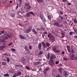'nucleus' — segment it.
Instances as JSON below:
<instances>
[{
	"mask_svg": "<svg viewBox=\"0 0 77 77\" xmlns=\"http://www.w3.org/2000/svg\"><path fill=\"white\" fill-rule=\"evenodd\" d=\"M48 19H49V20L51 19V17H50V16H48Z\"/></svg>",
	"mask_w": 77,
	"mask_h": 77,
	"instance_id": "51",
	"label": "nucleus"
},
{
	"mask_svg": "<svg viewBox=\"0 0 77 77\" xmlns=\"http://www.w3.org/2000/svg\"><path fill=\"white\" fill-rule=\"evenodd\" d=\"M56 77H62V76L60 75H58Z\"/></svg>",
	"mask_w": 77,
	"mask_h": 77,
	"instance_id": "46",
	"label": "nucleus"
},
{
	"mask_svg": "<svg viewBox=\"0 0 77 77\" xmlns=\"http://www.w3.org/2000/svg\"><path fill=\"white\" fill-rule=\"evenodd\" d=\"M11 16L12 17H15V14H12L11 15Z\"/></svg>",
	"mask_w": 77,
	"mask_h": 77,
	"instance_id": "42",
	"label": "nucleus"
},
{
	"mask_svg": "<svg viewBox=\"0 0 77 77\" xmlns=\"http://www.w3.org/2000/svg\"><path fill=\"white\" fill-rule=\"evenodd\" d=\"M60 51L59 50H57L55 52L56 53H60Z\"/></svg>",
	"mask_w": 77,
	"mask_h": 77,
	"instance_id": "39",
	"label": "nucleus"
},
{
	"mask_svg": "<svg viewBox=\"0 0 77 77\" xmlns=\"http://www.w3.org/2000/svg\"><path fill=\"white\" fill-rule=\"evenodd\" d=\"M11 50H12V51H15V49L14 48H11Z\"/></svg>",
	"mask_w": 77,
	"mask_h": 77,
	"instance_id": "50",
	"label": "nucleus"
},
{
	"mask_svg": "<svg viewBox=\"0 0 77 77\" xmlns=\"http://www.w3.org/2000/svg\"><path fill=\"white\" fill-rule=\"evenodd\" d=\"M7 60L8 63H9V62H10V59L9 58L7 57Z\"/></svg>",
	"mask_w": 77,
	"mask_h": 77,
	"instance_id": "31",
	"label": "nucleus"
},
{
	"mask_svg": "<svg viewBox=\"0 0 77 77\" xmlns=\"http://www.w3.org/2000/svg\"><path fill=\"white\" fill-rule=\"evenodd\" d=\"M63 27V24H62L61 25H60V27Z\"/></svg>",
	"mask_w": 77,
	"mask_h": 77,
	"instance_id": "55",
	"label": "nucleus"
},
{
	"mask_svg": "<svg viewBox=\"0 0 77 77\" xmlns=\"http://www.w3.org/2000/svg\"><path fill=\"white\" fill-rule=\"evenodd\" d=\"M32 32L35 35H37V34H38V32H36V31L34 29H32Z\"/></svg>",
	"mask_w": 77,
	"mask_h": 77,
	"instance_id": "12",
	"label": "nucleus"
},
{
	"mask_svg": "<svg viewBox=\"0 0 77 77\" xmlns=\"http://www.w3.org/2000/svg\"><path fill=\"white\" fill-rule=\"evenodd\" d=\"M35 61L36 62L34 63V65H39V64H40V63H41V62L40 61H38L36 60Z\"/></svg>",
	"mask_w": 77,
	"mask_h": 77,
	"instance_id": "6",
	"label": "nucleus"
},
{
	"mask_svg": "<svg viewBox=\"0 0 77 77\" xmlns=\"http://www.w3.org/2000/svg\"><path fill=\"white\" fill-rule=\"evenodd\" d=\"M63 74L66 77H68V72L66 71H64L63 72Z\"/></svg>",
	"mask_w": 77,
	"mask_h": 77,
	"instance_id": "10",
	"label": "nucleus"
},
{
	"mask_svg": "<svg viewBox=\"0 0 77 77\" xmlns=\"http://www.w3.org/2000/svg\"><path fill=\"white\" fill-rule=\"evenodd\" d=\"M37 1L40 3H42L43 2V1L42 0H37Z\"/></svg>",
	"mask_w": 77,
	"mask_h": 77,
	"instance_id": "34",
	"label": "nucleus"
},
{
	"mask_svg": "<svg viewBox=\"0 0 77 77\" xmlns=\"http://www.w3.org/2000/svg\"><path fill=\"white\" fill-rule=\"evenodd\" d=\"M25 6L27 7V9H28V10H29V9H30V8H31L30 5H29V4H28V3H26L25 4Z\"/></svg>",
	"mask_w": 77,
	"mask_h": 77,
	"instance_id": "4",
	"label": "nucleus"
},
{
	"mask_svg": "<svg viewBox=\"0 0 77 77\" xmlns=\"http://www.w3.org/2000/svg\"><path fill=\"white\" fill-rule=\"evenodd\" d=\"M46 45L47 46V47H50V44L48 42H46Z\"/></svg>",
	"mask_w": 77,
	"mask_h": 77,
	"instance_id": "29",
	"label": "nucleus"
},
{
	"mask_svg": "<svg viewBox=\"0 0 77 77\" xmlns=\"http://www.w3.org/2000/svg\"><path fill=\"white\" fill-rule=\"evenodd\" d=\"M38 47L40 50H41V48H42V44H41V43H40L38 44Z\"/></svg>",
	"mask_w": 77,
	"mask_h": 77,
	"instance_id": "9",
	"label": "nucleus"
},
{
	"mask_svg": "<svg viewBox=\"0 0 77 77\" xmlns=\"http://www.w3.org/2000/svg\"><path fill=\"white\" fill-rule=\"evenodd\" d=\"M44 69L46 71H48L50 69V68L48 67H47Z\"/></svg>",
	"mask_w": 77,
	"mask_h": 77,
	"instance_id": "27",
	"label": "nucleus"
},
{
	"mask_svg": "<svg viewBox=\"0 0 77 77\" xmlns=\"http://www.w3.org/2000/svg\"><path fill=\"white\" fill-rule=\"evenodd\" d=\"M30 14L32 15L33 16H35V14L32 11H31L28 13L26 14V17H30Z\"/></svg>",
	"mask_w": 77,
	"mask_h": 77,
	"instance_id": "2",
	"label": "nucleus"
},
{
	"mask_svg": "<svg viewBox=\"0 0 77 77\" xmlns=\"http://www.w3.org/2000/svg\"><path fill=\"white\" fill-rule=\"evenodd\" d=\"M63 59L64 60H68V59L65 57Z\"/></svg>",
	"mask_w": 77,
	"mask_h": 77,
	"instance_id": "54",
	"label": "nucleus"
},
{
	"mask_svg": "<svg viewBox=\"0 0 77 77\" xmlns=\"http://www.w3.org/2000/svg\"><path fill=\"white\" fill-rule=\"evenodd\" d=\"M4 77H9V74L8 73H6L4 75Z\"/></svg>",
	"mask_w": 77,
	"mask_h": 77,
	"instance_id": "28",
	"label": "nucleus"
},
{
	"mask_svg": "<svg viewBox=\"0 0 77 77\" xmlns=\"http://www.w3.org/2000/svg\"><path fill=\"white\" fill-rule=\"evenodd\" d=\"M8 72H10V73H11L12 72V71L11 70H8Z\"/></svg>",
	"mask_w": 77,
	"mask_h": 77,
	"instance_id": "63",
	"label": "nucleus"
},
{
	"mask_svg": "<svg viewBox=\"0 0 77 77\" xmlns=\"http://www.w3.org/2000/svg\"><path fill=\"white\" fill-rule=\"evenodd\" d=\"M68 50L69 53H71V50L70 49H68Z\"/></svg>",
	"mask_w": 77,
	"mask_h": 77,
	"instance_id": "48",
	"label": "nucleus"
},
{
	"mask_svg": "<svg viewBox=\"0 0 77 77\" xmlns=\"http://www.w3.org/2000/svg\"><path fill=\"white\" fill-rule=\"evenodd\" d=\"M42 60L41 58L39 59V57H38V59L36 60H38V61H41Z\"/></svg>",
	"mask_w": 77,
	"mask_h": 77,
	"instance_id": "33",
	"label": "nucleus"
},
{
	"mask_svg": "<svg viewBox=\"0 0 77 77\" xmlns=\"http://www.w3.org/2000/svg\"><path fill=\"white\" fill-rule=\"evenodd\" d=\"M53 25L57 26V27H60V24L58 22H55L54 23Z\"/></svg>",
	"mask_w": 77,
	"mask_h": 77,
	"instance_id": "5",
	"label": "nucleus"
},
{
	"mask_svg": "<svg viewBox=\"0 0 77 77\" xmlns=\"http://www.w3.org/2000/svg\"><path fill=\"white\" fill-rule=\"evenodd\" d=\"M47 71H46L45 69H44L43 72H44V74L45 75H46V74H47V72H46Z\"/></svg>",
	"mask_w": 77,
	"mask_h": 77,
	"instance_id": "36",
	"label": "nucleus"
},
{
	"mask_svg": "<svg viewBox=\"0 0 77 77\" xmlns=\"http://www.w3.org/2000/svg\"><path fill=\"white\" fill-rule=\"evenodd\" d=\"M29 49H30V50H31V49H32V46H31V45H30L29 47Z\"/></svg>",
	"mask_w": 77,
	"mask_h": 77,
	"instance_id": "49",
	"label": "nucleus"
},
{
	"mask_svg": "<svg viewBox=\"0 0 77 77\" xmlns=\"http://www.w3.org/2000/svg\"><path fill=\"white\" fill-rule=\"evenodd\" d=\"M74 32H75V33H76V34H77V30H76L74 29Z\"/></svg>",
	"mask_w": 77,
	"mask_h": 77,
	"instance_id": "59",
	"label": "nucleus"
},
{
	"mask_svg": "<svg viewBox=\"0 0 77 77\" xmlns=\"http://www.w3.org/2000/svg\"><path fill=\"white\" fill-rule=\"evenodd\" d=\"M21 61L22 62V63H23V64L24 65H26V59L24 57H22L21 59Z\"/></svg>",
	"mask_w": 77,
	"mask_h": 77,
	"instance_id": "7",
	"label": "nucleus"
},
{
	"mask_svg": "<svg viewBox=\"0 0 77 77\" xmlns=\"http://www.w3.org/2000/svg\"><path fill=\"white\" fill-rule=\"evenodd\" d=\"M19 37H20L21 39H26V37L23 35H19Z\"/></svg>",
	"mask_w": 77,
	"mask_h": 77,
	"instance_id": "13",
	"label": "nucleus"
},
{
	"mask_svg": "<svg viewBox=\"0 0 77 77\" xmlns=\"http://www.w3.org/2000/svg\"><path fill=\"white\" fill-rule=\"evenodd\" d=\"M19 67H23V65H19Z\"/></svg>",
	"mask_w": 77,
	"mask_h": 77,
	"instance_id": "64",
	"label": "nucleus"
},
{
	"mask_svg": "<svg viewBox=\"0 0 77 77\" xmlns=\"http://www.w3.org/2000/svg\"><path fill=\"white\" fill-rule=\"evenodd\" d=\"M74 59L75 60H77V57H74V59Z\"/></svg>",
	"mask_w": 77,
	"mask_h": 77,
	"instance_id": "52",
	"label": "nucleus"
},
{
	"mask_svg": "<svg viewBox=\"0 0 77 77\" xmlns=\"http://www.w3.org/2000/svg\"><path fill=\"white\" fill-rule=\"evenodd\" d=\"M53 51H54V52H56V47H55L53 49Z\"/></svg>",
	"mask_w": 77,
	"mask_h": 77,
	"instance_id": "37",
	"label": "nucleus"
},
{
	"mask_svg": "<svg viewBox=\"0 0 77 77\" xmlns=\"http://www.w3.org/2000/svg\"><path fill=\"white\" fill-rule=\"evenodd\" d=\"M58 63H59V62H57V61H56L55 63V64H58Z\"/></svg>",
	"mask_w": 77,
	"mask_h": 77,
	"instance_id": "62",
	"label": "nucleus"
},
{
	"mask_svg": "<svg viewBox=\"0 0 77 77\" xmlns=\"http://www.w3.org/2000/svg\"><path fill=\"white\" fill-rule=\"evenodd\" d=\"M1 33H1V35H2V34H4V33H5V31L4 30L1 31H0Z\"/></svg>",
	"mask_w": 77,
	"mask_h": 77,
	"instance_id": "30",
	"label": "nucleus"
},
{
	"mask_svg": "<svg viewBox=\"0 0 77 77\" xmlns=\"http://www.w3.org/2000/svg\"><path fill=\"white\" fill-rule=\"evenodd\" d=\"M75 34V33L74 32H70L69 33V35H74Z\"/></svg>",
	"mask_w": 77,
	"mask_h": 77,
	"instance_id": "22",
	"label": "nucleus"
},
{
	"mask_svg": "<svg viewBox=\"0 0 77 77\" xmlns=\"http://www.w3.org/2000/svg\"><path fill=\"white\" fill-rule=\"evenodd\" d=\"M67 48L68 50H69V49H70V47H69V46L67 45Z\"/></svg>",
	"mask_w": 77,
	"mask_h": 77,
	"instance_id": "44",
	"label": "nucleus"
},
{
	"mask_svg": "<svg viewBox=\"0 0 77 77\" xmlns=\"http://www.w3.org/2000/svg\"><path fill=\"white\" fill-rule=\"evenodd\" d=\"M60 18L61 20H63V17H62L61 16H60Z\"/></svg>",
	"mask_w": 77,
	"mask_h": 77,
	"instance_id": "61",
	"label": "nucleus"
},
{
	"mask_svg": "<svg viewBox=\"0 0 77 77\" xmlns=\"http://www.w3.org/2000/svg\"><path fill=\"white\" fill-rule=\"evenodd\" d=\"M48 37L49 38L50 41H52V42H54L55 41V37L51 33H49L48 34Z\"/></svg>",
	"mask_w": 77,
	"mask_h": 77,
	"instance_id": "1",
	"label": "nucleus"
},
{
	"mask_svg": "<svg viewBox=\"0 0 77 77\" xmlns=\"http://www.w3.org/2000/svg\"><path fill=\"white\" fill-rule=\"evenodd\" d=\"M41 20H44V15L42 14H40V17Z\"/></svg>",
	"mask_w": 77,
	"mask_h": 77,
	"instance_id": "14",
	"label": "nucleus"
},
{
	"mask_svg": "<svg viewBox=\"0 0 77 77\" xmlns=\"http://www.w3.org/2000/svg\"><path fill=\"white\" fill-rule=\"evenodd\" d=\"M6 34H7V36L9 37V38H12V34H8L7 33H6Z\"/></svg>",
	"mask_w": 77,
	"mask_h": 77,
	"instance_id": "17",
	"label": "nucleus"
},
{
	"mask_svg": "<svg viewBox=\"0 0 77 77\" xmlns=\"http://www.w3.org/2000/svg\"><path fill=\"white\" fill-rule=\"evenodd\" d=\"M4 39H5H5H8V37H5V38H4Z\"/></svg>",
	"mask_w": 77,
	"mask_h": 77,
	"instance_id": "58",
	"label": "nucleus"
},
{
	"mask_svg": "<svg viewBox=\"0 0 77 77\" xmlns=\"http://www.w3.org/2000/svg\"><path fill=\"white\" fill-rule=\"evenodd\" d=\"M50 53H48L47 58L48 60H50Z\"/></svg>",
	"mask_w": 77,
	"mask_h": 77,
	"instance_id": "19",
	"label": "nucleus"
},
{
	"mask_svg": "<svg viewBox=\"0 0 77 77\" xmlns=\"http://www.w3.org/2000/svg\"><path fill=\"white\" fill-rule=\"evenodd\" d=\"M32 30V29H27V30L26 31V33H29L30 31Z\"/></svg>",
	"mask_w": 77,
	"mask_h": 77,
	"instance_id": "18",
	"label": "nucleus"
},
{
	"mask_svg": "<svg viewBox=\"0 0 77 77\" xmlns=\"http://www.w3.org/2000/svg\"><path fill=\"white\" fill-rule=\"evenodd\" d=\"M56 57L55 55H52L50 57V60H53V59H56Z\"/></svg>",
	"mask_w": 77,
	"mask_h": 77,
	"instance_id": "8",
	"label": "nucleus"
},
{
	"mask_svg": "<svg viewBox=\"0 0 77 77\" xmlns=\"http://www.w3.org/2000/svg\"><path fill=\"white\" fill-rule=\"evenodd\" d=\"M61 34L62 35V37H61V38H64V37H65V34L64 33L61 32Z\"/></svg>",
	"mask_w": 77,
	"mask_h": 77,
	"instance_id": "25",
	"label": "nucleus"
},
{
	"mask_svg": "<svg viewBox=\"0 0 77 77\" xmlns=\"http://www.w3.org/2000/svg\"><path fill=\"white\" fill-rule=\"evenodd\" d=\"M74 21L75 23H77V21L76 19H75L74 20Z\"/></svg>",
	"mask_w": 77,
	"mask_h": 77,
	"instance_id": "43",
	"label": "nucleus"
},
{
	"mask_svg": "<svg viewBox=\"0 0 77 77\" xmlns=\"http://www.w3.org/2000/svg\"><path fill=\"white\" fill-rule=\"evenodd\" d=\"M62 54H65V52L64 51H63L62 52Z\"/></svg>",
	"mask_w": 77,
	"mask_h": 77,
	"instance_id": "60",
	"label": "nucleus"
},
{
	"mask_svg": "<svg viewBox=\"0 0 77 77\" xmlns=\"http://www.w3.org/2000/svg\"><path fill=\"white\" fill-rule=\"evenodd\" d=\"M50 62H49V65H50L51 66H53L54 65V60H49Z\"/></svg>",
	"mask_w": 77,
	"mask_h": 77,
	"instance_id": "3",
	"label": "nucleus"
},
{
	"mask_svg": "<svg viewBox=\"0 0 77 77\" xmlns=\"http://www.w3.org/2000/svg\"><path fill=\"white\" fill-rule=\"evenodd\" d=\"M26 69H28V70H30V68L29 67V66H26Z\"/></svg>",
	"mask_w": 77,
	"mask_h": 77,
	"instance_id": "32",
	"label": "nucleus"
},
{
	"mask_svg": "<svg viewBox=\"0 0 77 77\" xmlns=\"http://www.w3.org/2000/svg\"><path fill=\"white\" fill-rule=\"evenodd\" d=\"M42 45H43L44 47L45 48L46 47V45H45V43L44 42H42Z\"/></svg>",
	"mask_w": 77,
	"mask_h": 77,
	"instance_id": "23",
	"label": "nucleus"
},
{
	"mask_svg": "<svg viewBox=\"0 0 77 77\" xmlns=\"http://www.w3.org/2000/svg\"><path fill=\"white\" fill-rule=\"evenodd\" d=\"M25 49L26 51H29V49L27 48V45L25 46Z\"/></svg>",
	"mask_w": 77,
	"mask_h": 77,
	"instance_id": "15",
	"label": "nucleus"
},
{
	"mask_svg": "<svg viewBox=\"0 0 77 77\" xmlns=\"http://www.w3.org/2000/svg\"><path fill=\"white\" fill-rule=\"evenodd\" d=\"M19 65H17V64H15V66H17V67H19Z\"/></svg>",
	"mask_w": 77,
	"mask_h": 77,
	"instance_id": "47",
	"label": "nucleus"
},
{
	"mask_svg": "<svg viewBox=\"0 0 77 77\" xmlns=\"http://www.w3.org/2000/svg\"><path fill=\"white\" fill-rule=\"evenodd\" d=\"M0 42H3L4 43L6 42V41L5 40V38H4L3 39H0Z\"/></svg>",
	"mask_w": 77,
	"mask_h": 77,
	"instance_id": "11",
	"label": "nucleus"
},
{
	"mask_svg": "<svg viewBox=\"0 0 77 77\" xmlns=\"http://www.w3.org/2000/svg\"><path fill=\"white\" fill-rule=\"evenodd\" d=\"M13 44V43L12 42H11L10 43H9L8 44V46H10V45H12Z\"/></svg>",
	"mask_w": 77,
	"mask_h": 77,
	"instance_id": "41",
	"label": "nucleus"
},
{
	"mask_svg": "<svg viewBox=\"0 0 77 77\" xmlns=\"http://www.w3.org/2000/svg\"><path fill=\"white\" fill-rule=\"evenodd\" d=\"M71 52L73 53H74V49H71Z\"/></svg>",
	"mask_w": 77,
	"mask_h": 77,
	"instance_id": "40",
	"label": "nucleus"
},
{
	"mask_svg": "<svg viewBox=\"0 0 77 77\" xmlns=\"http://www.w3.org/2000/svg\"><path fill=\"white\" fill-rule=\"evenodd\" d=\"M43 52L42 51H39V52L38 53V56H39L40 55H41L42 54Z\"/></svg>",
	"mask_w": 77,
	"mask_h": 77,
	"instance_id": "20",
	"label": "nucleus"
},
{
	"mask_svg": "<svg viewBox=\"0 0 77 77\" xmlns=\"http://www.w3.org/2000/svg\"><path fill=\"white\" fill-rule=\"evenodd\" d=\"M3 47L2 46L0 47V50H3Z\"/></svg>",
	"mask_w": 77,
	"mask_h": 77,
	"instance_id": "45",
	"label": "nucleus"
},
{
	"mask_svg": "<svg viewBox=\"0 0 77 77\" xmlns=\"http://www.w3.org/2000/svg\"><path fill=\"white\" fill-rule=\"evenodd\" d=\"M2 47H3V48H5L6 47V45H3Z\"/></svg>",
	"mask_w": 77,
	"mask_h": 77,
	"instance_id": "56",
	"label": "nucleus"
},
{
	"mask_svg": "<svg viewBox=\"0 0 77 77\" xmlns=\"http://www.w3.org/2000/svg\"><path fill=\"white\" fill-rule=\"evenodd\" d=\"M70 58L74 60L75 57L74 55L73 54H72L70 56Z\"/></svg>",
	"mask_w": 77,
	"mask_h": 77,
	"instance_id": "16",
	"label": "nucleus"
},
{
	"mask_svg": "<svg viewBox=\"0 0 77 77\" xmlns=\"http://www.w3.org/2000/svg\"><path fill=\"white\" fill-rule=\"evenodd\" d=\"M68 5H71V3L68 2Z\"/></svg>",
	"mask_w": 77,
	"mask_h": 77,
	"instance_id": "57",
	"label": "nucleus"
},
{
	"mask_svg": "<svg viewBox=\"0 0 77 77\" xmlns=\"http://www.w3.org/2000/svg\"><path fill=\"white\" fill-rule=\"evenodd\" d=\"M2 64L4 66H5V65H7V63L6 62H2Z\"/></svg>",
	"mask_w": 77,
	"mask_h": 77,
	"instance_id": "26",
	"label": "nucleus"
},
{
	"mask_svg": "<svg viewBox=\"0 0 77 77\" xmlns=\"http://www.w3.org/2000/svg\"><path fill=\"white\" fill-rule=\"evenodd\" d=\"M63 70V68H59L58 69V71L60 73H61L62 72V70Z\"/></svg>",
	"mask_w": 77,
	"mask_h": 77,
	"instance_id": "24",
	"label": "nucleus"
},
{
	"mask_svg": "<svg viewBox=\"0 0 77 77\" xmlns=\"http://www.w3.org/2000/svg\"><path fill=\"white\" fill-rule=\"evenodd\" d=\"M16 74H17V76H18V75H21V72H18L17 73H16Z\"/></svg>",
	"mask_w": 77,
	"mask_h": 77,
	"instance_id": "21",
	"label": "nucleus"
},
{
	"mask_svg": "<svg viewBox=\"0 0 77 77\" xmlns=\"http://www.w3.org/2000/svg\"><path fill=\"white\" fill-rule=\"evenodd\" d=\"M13 77H17V73H15L13 76Z\"/></svg>",
	"mask_w": 77,
	"mask_h": 77,
	"instance_id": "38",
	"label": "nucleus"
},
{
	"mask_svg": "<svg viewBox=\"0 0 77 77\" xmlns=\"http://www.w3.org/2000/svg\"><path fill=\"white\" fill-rule=\"evenodd\" d=\"M18 1L19 2L20 5H21L22 3V0H18Z\"/></svg>",
	"mask_w": 77,
	"mask_h": 77,
	"instance_id": "35",
	"label": "nucleus"
},
{
	"mask_svg": "<svg viewBox=\"0 0 77 77\" xmlns=\"http://www.w3.org/2000/svg\"><path fill=\"white\" fill-rule=\"evenodd\" d=\"M44 34H45L46 35H47V32L45 31L44 32Z\"/></svg>",
	"mask_w": 77,
	"mask_h": 77,
	"instance_id": "53",
	"label": "nucleus"
}]
</instances>
